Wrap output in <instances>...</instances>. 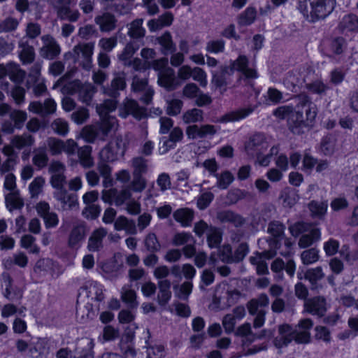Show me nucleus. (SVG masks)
<instances>
[{"instance_id":"nucleus-16","label":"nucleus","mask_w":358,"mask_h":358,"mask_svg":"<svg viewBox=\"0 0 358 358\" xmlns=\"http://www.w3.org/2000/svg\"><path fill=\"white\" fill-rule=\"evenodd\" d=\"M276 255L275 251H266L262 253H256L250 257V262L256 266V270L258 274H266L268 273L266 259H270Z\"/></svg>"},{"instance_id":"nucleus-6","label":"nucleus","mask_w":358,"mask_h":358,"mask_svg":"<svg viewBox=\"0 0 358 358\" xmlns=\"http://www.w3.org/2000/svg\"><path fill=\"white\" fill-rule=\"evenodd\" d=\"M336 0H299V9L304 16L313 20L324 18L334 8Z\"/></svg>"},{"instance_id":"nucleus-41","label":"nucleus","mask_w":358,"mask_h":358,"mask_svg":"<svg viewBox=\"0 0 358 358\" xmlns=\"http://www.w3.org/2000/svg\"><path fill=\"white\" fill-rule=\"evenodd\" d=\"M92 149L90 146H84L78 150L80 162L85 168L91 167L94 162L91 157Z\"/></svg>"},{"instance_id":"nucleus-53","label":"nucleus","mask_w":358,"mask_h":358,"mask_svg":"<svg viewBox=\"0 0 358 358\" xmlns=\"http://www.w3.org/2000/svg\"><path fill=\"white\" fill-rule=\"evenodd\" d=\"M219 218L224 222H232L236 226L240 225L243 222V220L240 215L231 211H224L220 213L219 214Z\"/></svg>"},{"instance_id":"nucleus-3","label":"nucleus","mask_w":358,"mask_h":358,"mask_svg":"<svg viewBox=\"0 0 358 358\" xmlns=\"http://www.w3.org/2000/svg\"><path fill=\"white\" fill-rule=\"evenodd\" d=\"M317 114V106L313 103H304L289 117V127L292 131L296 134H301L306 129H311L315 122Z\"/></svg>"},{"instance_id":"nucleus-54","label":"nucleus","mask_w":358,"mask_h":358,"mask_svg":"<svg viewBox=\"0 0 358 358\" xmlns=\"http://www.w3.org/2000/svg\"><path fill=\"white\" fill-rule=\"evenodd\" d=\"M47 145L52 155H59L63 152L64 141L55 138H49Z\"/></svg>"},{"instance_id":"nucleus-50","label":"nucleus","mask_w":358,"mask_h":358,"mask_svg":"<svg viewBox=\"0 0 358 358\" xmlns=\"http://www.w3.org/2000/svg\"><path fill=\"white\" fill-rule=\"evenodd\" d=\"M33 358H45L48 354V349L44 345V341L37 340L34 348L30 349Z\"/></svg>"},{"instance_id":"nucleus-44","label":"nucleus","mask_w":358,"mask_h":358,"mask_svg":"<svg viewBox=\"0 0 358 358\" xmlns=\"http://www.w3.org/2000/svg\"><path fill=\"white\" fill-rule=\"evenodd\" d=\"M143 19H137L134 20L129 29V34L132 38H141L144 36L145 30L143 27Z\"/></svg>"},{"instance_id":"nucleus-27","label":"nucleus","mask_w":358,"mask_h":358,"mask_svg":"<svg viewBox=\"0 0 358 358\" xmlns=\"http://www.w3.org/2000/svg\"><path fill=\"white\" fill-rule=\"evenodd\" d=\"M173 217L182 227H188L193 220L194 212L189 208H180L174 212Z\"/></svg>"},{"instance_id":"nucleus-31","label":"nucleus","mask_w":358,"mask_h":358,"mask_svg":"<svg viewBox=\"0 0 358 358\" xmlns=\"http://www.w3.org/2000/svg\"><path fill=\"white\" fill-rule=\"evenodd\" d=\"M121 299L130 308H136L138 303L136 301V294L134 290L127 286H124L120 292Z\"/></svg>"},{"instance_id":"nucleus-13","label":"nucleus","mask_w":358,"mask_h":358,"mask_svg":"<svg viewBox=\"0 0 358 358\" xmlns=\"http://www.w3.org/2000/svg\"><path fill=\"white\" fill-rule=\"evenodd\" d=\"M183 138V131L180 127H174L170 132L169 138H163L159 142V152L160 155L166 153L170 149L175 148L176 143Z\"/></svg>"},{"instance_id":"nucleus-24","label":"nucleus","mask_w":358,"mask_h":358,"mask_svg":"<svg viewBox=\"0 0 358 358\" xmlns=\"http://www.w3.org/2000/svg\"><path fill=\"white\" fill-rule=\"evenodd\" d=\"M285 227L279 222H273L269 224L268 231L273 236V242L278 243L283 242L287 248H289L292 243L282 236Z\"/></svg>"},{"instance_id":"nucleus-39","label":"nucleus","mask_w":358,"mask_h":358,"mask_svg":"<svg viewBox=\"0 0 358 358\" xmlns=\"http://www.w3.org/2000/svg\"><path fill=\"white\" fill-rule=\"evenodd\" d=\"M263 138L261 135L257 134L253 136V138L247 143L245 145V150L249 155H252L253 149L255 151L260 152L262 149L266 148L267 144L266 143H262V144H259V143L262 141Z\"/></svg>"},{"instance_id":"nucleus-57","label":"nucleus","mask_w":358,"mask_h":358,"mask_svg":"<svg viewBox=\"0 0 358 358\" xmlns=\"http://www.w3.org/2000/svg\"><path fill=\"white\" fill-rule=\"evenodd\" d=\"M324 276L321 267H315L308 270L305 274V278L308 279L312 284L321 280Z\"/></svg>"},{"instance_id":"nucleus-25","label":"nucleus","mask_w":358,"mask_h":358,"mask_svg":"<svg viewBox=\"0 0 358 358\" xmlns=\"http://www.w3.org/2000/svg\"><path fill=\"white\" fill-rule=\"evenodd\" d=\"M83 290L86 292L87 296L92 300L101 301L103 299V287L95 281H87Z\"/></svg>"},{"instance_id":"nucleus-18","label":"nucleus","mask_w":358,"mask_h":358,"mask_svg":"<svg viewBox=\"0 0 358 358\" xmlns=\"http://www.w3.org/2000/svg\"><path fill=\"white\" fill-rule=\"evenodd\" d=\"M73 92L78 93L80 99L85 103H89L95 93L94 87L90 83L81 84L79 81H75L72 83Z\"/></svg>"},{"instance_id":"nucleus-9","label":"nucleus","mask_w":358,"mask_h":358,"mask_svg":"<svg viewBox=\"0 0 358 358\" xmlns=\"http://www.w3.org/2000/svg\"><path fill=\"white\" fill-rule=\"evenodd\" d=\"M126 150V141L122 138H116L112 140L100 152V159L102 162H112L120 157L124 155Z\"/></svg>"},{"instance_id":"nucleus-62","label":"nucleus","mask_w":358,"mask_h":358,"mask_svg":"<svg viewBox=\"0 0 358 358\" xmlns=\"http://www.w3.org/2000/svg\"><path fill=\"white\" fill-rule=\"evenodd\" d=\"M192 77L194 80L199 82L201 86L206 87L207 85V74L202 69L193 68Z\"/></svg>"},{"instance_id":"nucleus-59","label":"nucleus","mask_w":358,"mask_h":358,"mask_svg":"<svg viewBox=\"0 0 358 358\" xmlns=\"http://www.w3.org/2000/svg\"><path fill=\"white\" fill-rule=\"evenodd\" d=\"M10 119L14 122L17 129H21L27 120V113L22 110H13L10 114Z\"/></svg>"},{"instance_id":"nucleus-36","label":"nucleus","mask_w":358,"mask_h":358,"mask_svg":"<svg viewBox=\"0 0 358 358\" xmlns=\"http://www.w3.org/2000/svg\"><path fill=\"white\" fill-rule=\"evenodd\" d=\"M237 294L235 292H229L228 285L223 283L220 285L216 289L215 296L220 301L227 299V302L230 303L233 302V296Z\"/></svg>"},{"instance_id":"nucleus-56","label":"nucleus","mask_w":358,"mask_h":358,"mask_svg":"<svg viewBox=\"0 0 358 358\" xmlns=\"http://www.w3.org/2000/svg\"><path fill=\"white\" fill-rule=\"evenodd\" d=\"M51 127L55 133L61 136H65L69 132V125L67 122L61 118L54 120Z\"/></svg>"},{"instance_id":"nucleus-12","label":"nucleus","mask_w":358,"mask_h":358,"mask_svg":"<svg viewBox=\"0 0 358 358\" xmlns=\"http://www.w3.org/2000/svg\"><path fill=\"white\" fill-rule=\"evenodd\" d=\"M137 46L133 43H129L124 49L122 53L119 55V59L124 62L125 65H132L136 71L146 70L150 67V64L147 62H142L141 59L136 58L132 62L129 60L135 52L138 50Z\"/></svg>"},{"instance_id":"nucleus-40","label":"nucleus","mask_w":358,"mask_h":358,"mask_svg":"<svg viewBox=\"0 0 358 358\" xmlns=\"http://www.w3.org/2000/svg\"><path fill=\"white\" fill-rule=\"evenodd\" d=\"M320 259V251L316 248L304 250L301 255L303 264L309 265L316 263Z\"/></svg>"},{"instance_id":"nucleus-14","label":"nucleus","mask_w":358,"mask_h":358,"mask_svg":"<svg viewBox=\"0 0 358 358\" xmlns=\"http://www.w3.org/2000/svg\"><path fill=\"white\" fill-rule=\"evenodd\" d=\"M119 111L120 116L123 118L131 115L136 119L140 120L145 115V110L139 107L136 101L131 99H126Z\"/></svg>"},{"instance_id":"nucleus-51","label":"nucleus","mask_w":358,"mask_h":358,"mask_svg":"<svg viewBox=\"0 0 358 358\" xmlns=\"http://www.w3.org/2000/svg\"><path fill=\"white\" fill-rule=\"evenodd\" d=\"M166 113L175 116L178 115L182 107V101L178 99H172L166 101Z\"/></svg>"},{"instance_id":"nucleus-29","label":"nucleus","mask_w":358,"mask_h":358,"mask_svg":"<svg viewBox=\"0 0 358 358\" xmlns=\"http://www.w3.org/2000/svg\"><path fill=\"white\" fill-rule=\"evenodd\" d=\"M159 292L157 296L158 302L160 305L166 304L171 297L170 291L171 282L168 280H163L159 282Z\"/></svg>"},{"instance_id":"nucleus-60","label":"nucleus","mask_w":358,"mask_h":358,"mask_svg":"<svg viewBox=\"0 0 358 358\" xmlns=\"http://www.w3.org/2000/svg\"><path fill=\"white\" fill-rule=\"evenodd\" d=\"M234 176L229 171L223 172L217 177V185L220 189H227L234 181Z\"/></svg>"},{"instance_id":"nucleus-11","label":"nucleus","mask_w":358,"mask_h":358,"mask_svg":"<svg viewBox=\"0 0 358 358\" xmlns=\"http://www.w3.org/2000/svg\"><path fill=\"white\" fill-rule=\"evenodd\" d=\"M303 84H306L307 88L314 93L320 94L324 92L327 89L326 85L320 80L308 83V80L305 76L299 78L295 74L289 75L285 80V86L292 91L295 90L296 87H302Z\"/></svg>"},{"instance_id":"nucleus-30","label":"nucleus","mask_w":358,"mask_h":358,"mask_svg":"<svg viewBox=\"0 0 358 358\" xmlns=\"http://www.w3.org/2000/svg\"><path fill=\"white\" fill-rule=\"evenodd\" d=\"M280 199L285 207L291 208L297 203L299 199V196L296 192L287 187L282 191Z\"/></svg>"},{"instance_id":"nucleus-17","label":"nucleus","mask_w":358,"mask_h":358,"mask_svg":"<svg viewBox=\"0 0 358 358\" xmlns=\"http://www.w3.org/2000/svg\"><path fill=\"white\" fill-rule=\"evenodd\" d=\"M42 41L43 45L41 48L40 53L43 57L52 59L60 53L59 45L52 36H43Z\"/></svg>"},{"instance_id":"nucleus-38","label":"nucleus","mask_w":358,"mask_h":358,"mask_svg":"<svg viewBox=\"0 0 358 358\" xmlns=\"http://www.w3.org/2000/svg\"><path fill=\"white\" fill-rule=\"evenodd\" d=\"M96 22L103 31H108L114 29L115 20L114 17L109 14H104L96 18Z\"/></svg>"},{"instance_id":"nucleus-28","label":"nucleus","mask_w":358,"mask_h":358,"mask_svg":"<svg viewBox=\"0 0 358 358\" xmlns=\"http://www.w3.org/2000/svg\"><path fill=\"white\" fill-rule=\"evenodd\" d=\"M340 29L343 32L356 31L358 30V18L356 15L349 14L345 15L339 24Z\"/></svg>"},{"instance_id":"nucleus-47","label":"nucleus","mask_w":358,"mask_h":358,"mask_svg":"<svg viewBox=\"0 0 358 358\" xmlns=\"http://www.w3.org/2000/svg\"><path fill=\"white\" fill-rule=\"evenodd\" d=\"M118 320L120 324L131 323V328L134 331L138 328L136 323H131L135 319V315L129 310H122L118 314Z\"/></svg>"},{"instance_id":"nucleus-42","label":"nucleus","mask_w":358,"mask_h":358,"mask_svg":"<svg viewBox=\"0 0 358 358\" xmlns=\"http://www.w3.org/2000/svg\"><path fill=\"white\" fill-rule=\"evenodd\" d=\"M252 112V108H243L238 110L230 113L223 117L222 122H234L239 121L245 118Z\"/></svg>"},{"instance_id":"nucleus-63","label":"nucleus","mask_w":358,"mask_h":358,"mask_svg":"<svg viewBox=\"0 0 358 358\" xmlns=\"http://www.w3.org/2000/svg\"><path fill=\"white\" fill-rule=\"evenodd\" d=\"M341 256L349 263L358 259V250L350 251L348 246L343 245L340 250Z\"/></svg>"},{"instance_id":"nucleus-55","label":"nucleus","mask_w":358,"mask_h":358,"mask_svg":"<svg viewBox=\"0 0 358 358\" xmlns=\"http://www.w3.org/2000/svg\"><path fill=\"white\" fill-rule=\"evenodd\" d=\"M256 17V10L252 8H248L239 17L238 24L246 26L252 24Z\"/></svg>"},{"instance_id":"nucleus-48","label":"nucleus","mask_w":358,"mask_h":358,"mask_svg":"<svg viewBox=\"0 0 358 358\" xmlns=\"http://www.w3.org/2000/svg\"><path fill=\"white\" fill-rule=\"evenodd\" d=\"M182 119L186 124L200 122L203 120L202 111L197 108L189 110L183 114Z\"/></svg>"},{"instance_id":"nucleus-34","label":"nucleus","mask_w":358,"mask_h":358,"mask_svg":"<svg viewBox=\"0 0 358 358\" xmlns=\"http://www.w3.org/2000/svg\"><path fill=\"white\" fill-rule=\"evenodd\" d=\"M157 40L162 47V52L163 54L166 55L169 52L175 50L176 48L173 43L171 35L169 32H165L163 35L158 37Z\"/></svg>"},{"instance_id":"nucleus-2","label":"nucleus","mask_w":358,"mask_h":358,"mask_svg":"<svg viewBox=\"0 0 358 358\" xmlns=\"http://www.w3.org/2000/svg\"><path fill=\"white\" fill-rule=\"evenodd\" d=\"M34 143V136L29 134L14 136L10 143L5 145L1 149V152L7 157L2 166L3 171L13 170L19 162L17 150L31 147Z\"/></svg>"},{"instance_id":"nucleus-20","label":"nucleus","mask_w":358,"mask_h":358,"mask_svg":"<svg viewBox=\"0 0 358 358\" xmlns=\"http://www.w3.org/2000/svg\"><path fill=\"white\" fill-rule=\"evenodd\" d=\"M132 89L134 92H143L144 96L141 98V100L148 104L152 98L154 91L150 87L148 86V82L144 79H139L135 76L132 82Z\"/></svg>"},{"instance_id":"nucleus-33","label":"nucleus","mask_w":358,"mask_h":358,"mask_svg":"<svg viewBox=\"0 0 358 358\" xmlns=\"http://www.w3.org/2000/svg\"><path fill=\"white\" fill-rule=\"evenodd\" d=\"M268 298L266 294L260 295L257 299L252 300L248 303L249 313L254 315L259 310H264L268 305Z\"/></svg>"},{"instance_id":"nucleus-15","label":"nucleus","mask_w":358,"mask_h":358,"mask_svg":"<svg viewBox=\"0 0 358 358\" xmlns=\"http://www.w3.org/2000/svg\"><path fill=\"white\" fill-rule=\"evenodd\" d=\"M234 71H240L243 76L248 78L257 77L256 71L248 67V59L245 56H240L230 66L224 70L225 73H233Z\"/></svg>"},{"instance_id":"nucleus-61","label":"nucleus","mask_w":358,"mask_h":358,"mask_svg":"<svg viewBox=\"0 0 358 358\" xmlns=\"http://www.w3.org/2000/svg\"><path fill=\"white\" fill-rule=\"evenodd\" d=\"M339 242L335 239L331 238L324 243L323 249L327 256H332L335 255L339 248Z\"/></svg>"},{"instance_id":"nucleus-8","label":"nucleus","mask_w":358,"mask_h":358,"mask_svg":"<svg viewBox=\"0 0 358 358\" xmlns=\"http://www.w3.org/2000/svg\"><path fill=\"white\" fill-rule=\"evenodd\" d=\"M116 107V102L114 100H106L103 104L96 107V111L101 117L99 129L104 135H106L110 131L116 130L117 128L116 118L108 115L109 113L114 111Z\"/></svg>"},{"instance_id":"nucleus-52","label":"nucleus","mask_w":358,"mask_h":358,"mask_svg":"<svg viewBox=\"0 0 358 358\" xmlns=\"http://www.w3.org/2000/svg\"><path fill=\"white\" fill-rule=\"evenodd\" d=\"M172 243L176 246L182 245L189 243H195V240L191 234L187 232L177 233L173 238Z\"/></svg>"},{"instance_id":"nucleus-49","label":"nucleus","mask_w":358,"mask_h":358,"mask_svg":"<svg viewBox=\"0 0 358 358\" xmlns=\"http://www.w3.org/2000/svg\"><path fill=\"white\" fill-rule=\"evenodd\" d=\"M222 241V235L217 229L210 227L207 234V241L210 248H217Z\"/></svg>"},{"instance_id":"nucleus-22","label":"nucleus","mask_w":358,"mask_h":358,"mask_svg":"<svg viewBox=\"0 0 358 358\" xmlns=\"http://www.w3.org/2000/svg\"><path fill=\"white\" fill-rule=\"evenodd\" d=\"M305 309L307 312L322 316L327 310L325 301L323 298H314L305 302Z\"/></svg>"},{"instance_id":"nucleus-10","label":"nucleus","mask_w":358,"mask_h":358,"mask_svg":"<svg viewBox=\"0 0 358 358\" xmlns=\"http://www.w3.org/2000/svg\"><path fill=\"white\" fill-rule=\"evenodd\" d=\"M94 43L79 44L73 48V52L65 55L66 59L73 58L74 62L82 63L83 68L89 70L92 64V56L93 55Z\"/></svg>"},{"instance_id":"nucleus-32","label":"nucleus","mask_w":358,"mask_h":358,"mask_svg":"<svg viewBox=\"0 0 358 358\" xmlns=\"http://www.w3.org/2000/svg\"><path fill=\"white\" fill-rule=\"evenodd\" d=\"M20 244L22 248L27 250L29 253L37 255L40 252V248L36 243V238L31 235L22 236Z\"/></svg>"},{"instance_id":"nucleus-46","label":"nucleus","mask_w":358,"mask_h":358,"mask_svg":"<svg viewBox=\"0 0 358 358\" xmlns=\"http://www.w3.org/2000/svg\"><path fill=\"white\" fill-rule=\"evenodd\" d=\"M48 161V157L45 148H38L34 151L33 164L38 169L45 167Z\"/></svg>"},{"instance_id":"nucleus-21","label":"nucleus","mask_w":358,"mask_h":358,"mask_svg":"<svg viewBox=\"0 0 358 358\" xmlns=\"http://www.w3.org/2000/svg\"><path fill=\"white\" fill-rule=\"evenodd\" d=\"M157 83L159 85L168 90H172L177 87L174 76V70L171 68L166 69L164 71L158 73Z\"/></svg>"},{"instance_id":"nucleus-64","label":"nucleus","mask_w":358,"mask_h":358,"mask_svg":"<svg viewBox=\"0 0 358 358\" xmlns=\"http://www.w3.org/2000/svg\"><path fill=\"white\" fill-rule=\"evenodd\" d=\"M20 57L24 64L31 63L34 59V48L31 46H23L20 53Z\"/></svg>"},{"instance_id":"nucleus-26","label":"nucleus","mask_w":358,"mask_h":358,"mask_svg":"<svg viewBox=\"0 0 358 358\" xmlns=\"http://www.w3.org/2000/svg\"><path fill=\"white\" fill-rule=\"evenodd\" d=\"M107 232L103 228L95 230L90 236L88 242V249L90 251H96L102 246L103 238Z\"/></svg>"},{"instance_id":"nucleus-58","label":"nucleus","mask_w":358,"mask_h":358,"mask_svg":"<svg viewBox=\"0 0 358 358\" xmlns=\"http://www.w3.org/2000/svg\"><path fill=\"white\" fill-rule=\"evenodd\" d=\"M103 162H104L100 163L98 168L101 175L103 178V184L106 187H107L112 185V179L110 178L111 169L108 165Z\"/></svg>"},{"instance_id":"nucleus-37","label":"nucleus","mask_w":358,"mask_h":358,"mask_svg":"<svg viewBox=\"0 0 358 358\" xmlns=\"http://www.w3.org/2000/svg\"><path fill=\"white\" fill-rule=\"evenodd\" d=\"M115 229L117 231L124 230L128 234L136 233L135 225L124 217H119L115 222Z\"/></svg>"},{"instance_id":"nucleus-23","label":"nucleus","mask_w":358,"mask_h":358,"mask_svg":"<svg viewBox=\"0 0 358 358\" xmlns=\"http://www.w3.org/2000/svg\"><path fill=\"white\" fill-rule=\"evenodd\" d=\"M24 73L19 66L13 63L7 65L0 64V79L8 76L10 80L17 82L22 79Z\"/></svg>"},{"instance_id":"nucleus-5","label":"nucleus","mask_w":358,"mask_h":358,"mask_svg":"<svg viewBox=\"0 0 358 358\" xmlns=\"http://www.w3.org/2000/svg\"><path fill=\"white\" fill-rule=\"evenodd\" d=\"M64 171L65 166L59 162H52L49 168V172L51 174L50 184L53 188L57 189L54 194V196L62 203L67 204L66 199L68 194L66 190L64 188L66 180ZM69 199L71 200L69 204L70 207L76 204V199L73 196H69Z\"/></svg>"},{"instance_id":"nucleus-35","label":"nucleus","mask_w":358,"mask_h":358,"mask_svg":"<svg viewBox=\"0 0 358 358\" xmlns=\"http://www.w3.org/2000/svg\"><path fill=\"white\" fill-rule=\"evenodd\" d=\"M6 202L9 210L18 209L23 206V201L20 197L18 190L10 192L6 195Z\"/></svg>"},{"instance_id":"nucleus-43","label":"nucleus","mask_w":358,"mask_h":358,"mask_svg":"<svg viewBox=\"0 0 358 358\" xmlns=\"http://www.w3.org/2000/svg\"><path fill=\"white\" fill-rule=\"evenodd\" d=\"M45 180L41 176L35 178L29 185V191L31 197H38L42 192Z\"/></svg>"},{"instance_id":"nucleus-19","label":"nucleus","mask_w":358,"mask_h":358,"mask_svg":"<svg viewBox=\"0 0 358 358\" xmlns=\"http://www.w3.org/2000/svg\"><path fill=\"white\" fill-rule=\"evenodd\" d=\"M57 108L55 101L51 99L45 100L44 104L38 101L31 102L28 109L30 112L40 115H47L53 113Z\"/></svg>"},{"instance_id":"nucleus-4","label":"nucleus","mask_w":358,"mask_h":358,"mask_svg":"<svg viewBox=\"0 0 358 358\" xmlns=\"http://www.w3.org/2000/svg\"><path fill=\"white\" fill-rule=\"evenodd\" d=\"M102 199L105 203H114L116 206L126 205L127 212L137 215L141 211L140 203L132 196L130 189L124 188L117 192L115 189L103 191Z\"/></svg>"},{"instance_id":"nucleus-1","label":"nucleus","mask_w":358,"mask_h":358,"mask_svg":"<svg viewBox=\"0 0 358 358\" xmlns=\"http://www.w3.org/2000/svg\"><path fill=\"white\" fill-rule=\"evenodd\" d=\"M313 323L310 319L301 320L298 324V329L287 324H282L278 328L279 335L274 340V345L278 348L287 346L294 340L298 343H308L310 341V330Z\"/></svg>"},{"instance_id":"nucleus-7","label":"nucleus","mask_w":358,"mask_h":358,"mask_svg":"<svg viewBox=\"0 0 358 358\" xmlns=\"http://www.w3.org/2000/svg\"><path fill=\"white\" fill-rule=\"evenodd\" d=\"M289 231L292 236L296 237L301 234L299 241V246L306 248L311 245L314 242L320 240L321 232L319 229L311 224L305 222H297L289 227Z\"/></svg>"},{"instance_id":"nucleus-45","label":"nucleus","mask_w":358,"mask_h":358,"mask_svg":"<svg viewBox=\"0 0 358 358\" xmlns=\"http://www.w3.org/2000/svg\"><path fill=\"white\" fill-rule=\"evenodd\" d=\"M327 207L328 203L327 201H311L308 205L312 215L318 217L323 216L326 213Z\"/></svg>"}]
</instances>
